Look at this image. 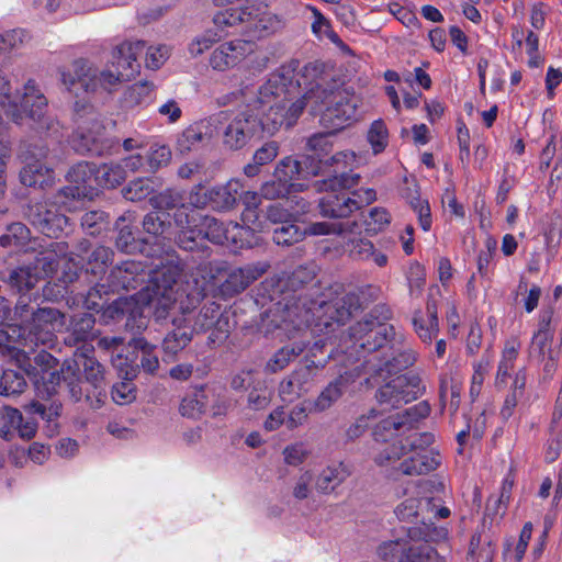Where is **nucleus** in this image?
<instances>
[{
	"instance_id": "5",
	"label": "nucleus",
	"mask_w": 562,
	"mask_h": 562,
	"mask_svg": "<svg viewBox=\"0 0 562 562\" xmlns=\"http://www.w3.org/2000/svg\"><path fill=\"white\" fill-rule=\"evenodd\" d=\"M407 539L385 541L378 548V555L387 562H446L428 542H440L448 537L447 528L422 520L405 529Z\"/></svg>"
},
{
	"instance_id": "49",
	"label": "nucleus",
	"mask_w": 562,
	"mask_h": 562,
	"mask_svg": "<svg viewBox=\"0 0 562 562\" xmlns=\"http://www.w3.org/2000/svg\"><path fill=\"white\" fill-rule=\"evenodd\" d=\"M305 184H288L285 180L272 176V179L262 183L260 195L267 200H277L288 196L292 192H301Z\"/></svg>"
},
{
	"instance_id": "50",
	"label": "nucleus",
	"mask_w": 562,
	"mask_h": 562,
	"mask_svg": "<svg viewBox=\"0 0 562 562\" xmlns=\"http://www.w3.org/2000/svg\"><path fill=\"white\" fill-rule=\"evenodd\" d=\"M430 412L431 407L428 401H420L402 412L395 413V415L398 417L402 428L408 431L415 428L420 420L427 418Z\"/></svg>"
},
{
	"instance_id": "64",
	"label": "nucleus",
	"mask_w": 562,
	"mask_h": 562,
	"mask_svg": "<svg viewBox=\"0 0 562 562\" xmlns=\"http://www.w3.org/2000/svg\"><path fill=\"white\" fill-rule=\"evenodd\" d=\"M144 231L154 238L162 237L170 227V222L166 220V215L158 212L147 213L142 222Z\"/></svg>"
},
{
	"instance_id": "34",
	"label": "nucleus",
	"mask_w": 562,
	"mask_h": 562,
	"mask_svg": "<svg viewBox=\"0 0 562 562\" xmlns=\"http://www.w3.org/2000/svg\"><path fill=\"white\" fill-rule=\"evenodd\" d=\"M494 554L495 543L492 538L485 532L484 526L477 528L471 536L467 561L493 562Z\"/></svg>"
},
{
	"instance_id": "57",
	"label": "nucleus",
	"mask_w": 562,
	"mask_h": 562,
	"mask_svg": "<svg viewBox=\"0 0 562 562\" xmlns=\"http://www.w3.org/2000/svg\"><path fill=\"white\" fill-rule=\"evenodd\" d=\"M26 381L18 371L4 370L0 375V395L1 396H16L24 392Z\"/></svg>"
},
{
	"instance_id": "23",
	"label": "nucleus",
	"mask_w": 562,
	"mask_h": 562,
	"mask_svg": "<svg viewBox=\"0 0 562 562\" xmlns=\"http://www.w3.org/2000/svg\"><path fill=\"white\" fill-rule=\"evenodd\" d=\"M37 430L33 417H23L18 408L8 405L0 406V437L11 441L15 435L22 439H32Z\"/></svg>"
},
{
	"instance_id": "7",
	"label": "nucleus",
	"mask_w": 562,
	"mask_h": 562,
	"mask_svg": "<svg viewBox=\"0 0 562 562\" xmlns=\"http://www.w3.org/2000/svg\"><path fill=\"white\" fill-rule=\"evenodd\" d=\"M418 360V352L407 342V337L403 342L389 341L380 353L366 359L359 367L361 373L367 374L366 384L371 380H385L392 375L402 374L401 372L412 368Z\"/></svg>"
},
{
	"instance_id": "29",
	"label": "nucleus",
	"mask_w": 562,
	"mask_h": 562,
	"mask_svg": "<svg viewBox=\"0 0 562 562\" xmlns=\"http://www.w3.org/2000/svg\"><path fill=\"white\" fill-rule=\"evenodd\" d=\"M35 364L41 367L40 379L35 380L38 393L45 392L47 396H52L57 392V387L63 385V373L54 369L57 366V359L49 352L41 350L34 357Z\"/></svg>"
},
{
	"instance_id": "54",
	"label": "nucleus",
	"mask_w": 562,
	"mask_h": 562,
	"mask_svg": "<svg viewBox=\"0 0 562 562\" xmlns=\"http://www.w3.org/2000/svg\"><path fill=\"white\" fill-rule=\"evenodd\" d=\"M305 236V228H301L296 224V218H294L282 226L276 227L273 229L272 239L279 246H292L303 240Z\"/></svg>"
},
{
	"instance_id": "2",
	"label": "nucleus",
	"mask_w": 562,
	"mask_h": 562,
	"mask_svg": "<svg viewBox=\"0 0 562 562\" xmlns=\"http://www.w3.org/2000/svg\"><path fill=\"white\" fill-rule=\"evenodd\" d=\"M180 274V267L168 260L165 262L159 254L146 261L128 259L112 268L105 283L97 282L88 291L85 303L88 308L98 312L104 308L109 299L101 303L97 299L102 300L103 295L142 286L136 293V302L153 307L161 317L177 301L175 286Z\"/></svg>"
},
{
	"instance_id": "46",
	"label": "nucleus",
	"mask_w": 562,
	"mask_h": 562,
	"mask_svg": "<svg viewBox=\"0 0 562 562\" xmlns=\"http://www.w3.org/2000/svg\"><path fill=\"white\" fill-rule=\"evenodd\" d=\"M249 5H243L238 8H228L218 11L213 16V22L216 27L221 31H225L227 27L235 26L238 24H247V21H251V12H248Z\"/></svg>"
},
{
	"instance_id": "12",
	"label": "nucleus",
	"mask_w": 562,
	"mask_h": 562,
	"mask_svg": "<svg viewBox=\"0 0 562 562\" xmlns=\"http://www.w3.org/2000/svg\"><path fill=\"white\" fill-rule=\"evenodd\" d=\"M426 393V385L416 371L398 374L375 392V400L383 411L397 409L422 397Z\"/></svg>"
},
{
	"instance_id": "39",
	"label": "nucleus",
	"mask_w": 562,
	"mask_h": 562,
	"mask_svg": "<svg viewBox=\"0 0 562 562\" xmlns=\"http://www.w3.org/2000/svg\"><path fill=\"white\" fill-rule=\"evenodd\" d=\"M186 209L182 206L178 209L175 214V220L179 226H181V231L176 236L177 245L187 251H194L200 249L203 246V239L201 236H198V231L193 226L192 223H186Z\"/></svg>"
},
{
	"instance_id": "27",
	"label": "nucleus",
	"mask_w": 562,
	"mask_h": 562,
	"mask_svg": "<svg viewBox=\"0 0 562 562\" xmlns=\"http://www.w3.org/2000/svg\"><path fill=\"white\" fill-rule=\"evenodd\" d=\"M144 47L145 42L140 40L134 42L125 41L114 47L112 52V67H114L126 81L138 74L140 65L137 61V57L143 53Z\"/></svg>"
},
{
	"instance_id": "28",
	"label": "nucleus",
	"mask_w": 562,
	"mask_h": 562,
	"mask_svg": "<svg viewBox=\"0 0 562 562\" xmlns=\"http://www.w3.org/2000/svg\"><path fill=\"white\" fill-rule=\"evenodd\" d=\"M104 314L112 319L125 317V328L133 335L140 334L147 327V318L143 312L123 297H119L109 304Z\"/></svg>"
},
{
	"instance_id": "51",
	"label": "nucleus",
	"mask_w": 562,
	"mask_h": 562,
	"mask_svg": "<svg viewBox=\"0 0 562 562\" xmlns=\"http://www.w3.org/2000/svg\"><path fill=\"white\" fill-rule=\"evenodd\" d=\"M31 240V231L21 222L7 226V232L0 236L2 247L24 248Z\"/></svg>"
},
{
	"instance_id": "30",
	"label": "nucleus",
	"mask_w": 562,
	"mask_h": 562,
	"mask_svg": "<svg viewBox=\"0 0 562 562\" xmlns=\"http://www.w3.org/2000/svg\"><path fill=\"white\" fill-rule=\"evenodd\" d=\"M216 130L215 120H200L186 127L177 138V149L181 154L196 149L204 140H210Z\"/></svg>"
},
{
	"instance_id": "53",
	"label": "nucleus",
	"mask_w": 562,
	"mask_h": 562,
	"mask_svg": "<svg viewBox=\"0 0 562 562\" xmlns=\"http://www.w3.org/2000/svg\"><path fill=\"white\" fill-rule=\"evenodd\" d=\"M154 85L142 80L130 86L124 92V101L130 106L147 105L153 100Z\"/></svg>"
},
{
	"instance_id": "37",
	"label": "nucleus",
	"mask_w": 562,
	"mask_h": 562,
	"mask_svg": "<svg viewBox=\"0 0 562 562\" xmlns=\"http://www.w3.org/2000/svg\"><path fill=\"white\" fill-rule=\"evenodd\" d=\"M297 61H291L290 66L281 67V71L272 75L260 88L258 91V100L260 103L266 104L270 102L271 98H278L282 92H284V88L286 87L288 79H291V75L297 68Z\"/></svg>"
},
{
	"instance_id": "61",
	"label": "nucleus",
	"mask_w": 562,
	"mask_h": 562,
	"mask_svg": "<svg viewBox=\"0 0 562 562\" xmlns=\"http://www.w3.org/2000/svg\"><path fill=\"white\" fill-rule=\"evenodd\" d=\"M98 176V166L93 162L81 161L71 167L68 171V178L71 182H75L79 186L86 187L90 186V181L94 178L97 182Z\"/></svg>"
},
{
	"instance_id": "43",
	"label": "nucleus",
	"mask_w": 562,
	"mask_h": 562,
	"mask_svg": "<svg viewBox=\"0 0 562 562\" xmlns=\"http://www.w3.org/2000/svg\"><path fill=\"white\" fill-rule=\"evenodd\" d=\"M40 277L33 273L30 268L18 267L10 271L5 282L13 293L21 294V292H30L37 290Z\"/></svg>"
},
{
	"instance_id": "44",
	"label": "nucleus",
	"mask_w": 562,
	"mask_h": 562,
	"mask_svg": "<svg viewBox=\"0 0 562 562\" xmlns=\"http://www.w3.org/2000/svg\"><path fill=\"white\" fill-rule=\"evenodd\" d=\"M257 232L256 228L235 223L227 227L225 243H229L234 249L252 248L258 244Z\"/></svg>"
},
{
	"instance_id": "55",
	"label": "nucleus",
	"mask_w": 562,
	"mask_h": 562,
	"mask_svg": "<svg viewBox=\"0 0 562 562\" xmlns=\"http://www.w3.org/2000/svg\"><path fill=\"white\" fill-rule=\"evenodd\" d=\"M367 140L374 155L385 150L389 145V130L382 119L374 120L367 132Z\"/></svg>"
},
{
	"instance_id": "20",
	"label": "nucleus",
	"mask_w": 562,
	"mask_h": 562,
	"mask_svg": "<svg viewBox=\"0 0 562 562\" xmlns=\"http://www.w3.org/2000/svg\"><path fill=\"white\" fill-rule=\"evenodd\" d=\"M305 100L296 99L288 104L285 99L271 104L262 117L259 116V123L262 126V134L273 135L281 127L290 128L296 124L299 117L306 108Z\"/></svg>"
},
{
	"instance_id": "14",
	"label": "nucleus",
	"mask_w": 562,
	"mask_h": 562,
	"mask_svg": "<svg viewBox=\"0 0 562 562\" xmlns=\"http://www.w3.org/2000/svg\"><path fill=\"white\" fill-rule=\"evenodd\" d=\"M130 346L133 351L123 357L117 355L112 359L113 367L119 370L120 375L125 380H134L142 369L153 374L159 368V360L156 353V346L149 344L144 337H134Z\"/></svg>"
},
{
	"instance_id": "60",
	"label": "nucleus",
	"mask_w": 562,
	"mask_h": 562,
	"mask_svg": "<svg viewBox=\"0 0 562 562\" xmlns=\"http://www.w3.org/2000/svg\"><path fill=\"white\" fill-rule=\"evenodd\" d=\"M145 157L147 171L155 173L170 162L171 150L167 145H155L148 149Z\"/></svg>"
},
{
	"instance_id": "4",
	"label": "nucleus",
	"mask_w": 562,
	"mask_h": 562,
	"mask_svg": "<svg viewBox=\"0 0 562 562\" xmlns=\"http://www.w3.org/2000/svg\"><path fill=\"white\" fill-rule=\"evenodd\" d=\"M435 442L431 432H416L380 450L373 458L375 464L385 469L387 479L397 481L402 476L426 475L439 468L441 456L430 448Z\"/></svg>"
},
{
	"instance_id": "10",
	"label": "nucleus",
	"mask_w": 562,
	"mask_h": 562,
	"mask_svg": "<svg viewBox=\"0 0 562 562\" xmlns=\"http://www.w3.org/2000/svg\"><path fill=\"white\" fill-rule=\"evenodd\" d=\"M306 91L300 98L306 105L312 103V111L316 112L326 105L334 92L339 88L335 66L330 61L313 60L303 66L300 71Z\"/></svg>"
},
{
	"instance_id": "15",
	"label": "nucleus",
	"mask_w": 562,
	"mask_h": 562,
	"mask_svg": "<svg viewBox=\"0 0 562 562\" xmlns=\"http://www.w3.org/2000/svg\"><path fill=\"white\" fill-rule=\"evenodd\" d=\"M239 183L228 181L206 188L202 183L194 184L189 192V203L195 209L210 207L217 212L232 210L237 202Z\"/></svg>"
},
{
	"instance_id": "6",
	"label": "nucleus",
	"mask_w": 562,
	"mask_h": 562,
	"mask_svg": "<svg viewBox=\"0 0 562 562\" xmlns=\"http://www.w3.org/2000/svg\"><path fill=\"white\" fill-rule=\"evenodd\" d=\"M83 369L86 383V400L93 408L101 407L108 397L109 382L104 367L95 359L92 347L83 345L78 348L72 358L66 359L61 364L63 385L70 397L78 402L83 395L80 379V369Z\"/></svg>"
},
{
	"instance_id": "19",
	"label": "nucleus",
	"mask_w": 562,
	"mask_h": 562,
	"mask_svg": "<svg viewBox=\"0 0 562 562\" xmlns=\"http://www.w3.org/2000/svg\"><path fill=\"white\" fill-rule=\"evenodd\" d=\"M315 278H316V272L313 267L299 266L297 268H295L286 277V280H285V286L288 289H290L293 292V294L283 297V300L279 301L274 305L273 308H277L279 304L286 303L288 301L296 299L297 296H301V295H308L314 300H318L321 297L325 299V296L323 294L336 285H339L341 288V290L339 293L335 294L334 296L342 297V296L349 295V294L359 296L355 292H346L344 284L337 283V282L324 288L323 291H321L319 286H316V285L312 286L311 289H305V286L307 284H310L311 282H313L315 280ZM358 299L360 300V297H358Z\"/></svg>"
},
{
	"instance_id": "63",
	"label": "nucleus",
	"mask_w": 562,
	"mask_h": 562,
	"mask_svg": "<svg viewBox=\"0 0 562 562\" xmlns=\"http://www.w3.org/2000/svg\"><path fill=\"white\" fill-rule=\"evenodd\" d=\"M181 200L182 196L177 190L167 188L160 192H154L149 203L156 210L167 211L177 207Z\"/></svg>"
},
{
	"instance_id": "41",
	"label": "nucleus",
	"mask_w": 562,
	"mask_h": 562,
	"mask_svg": "<svg viewBox=\"0 0 562 562\" xmlns=\"http://www.w3.org/2000/svg\"><path fill=\"white\" fill-rule=\"evenodd\" d=\"M350 475L347 467L339 462L328 465L317 476L315 485L318 492L328 494L339 486Z\"/></svg>"
},
{
	"instance_id": "11",
	"label": "nucleus",
	"mask_w": 562,
	"mask_h": 562,
	"mask_svg": "<svg viewBox=\"0 0 562 562\" xmlns=\"http://www.w3.org/2000/svg\"><path fill=\"white\" fill-rule=\"evenodd\" d=\"M60 81L68 91L75 92L76 86L86 92H94L103 89L108 92L113 91L120 83L126 81L119 71L111 69L98 70L93 68L88 60L79 58L72 61L71 71L65 68L59 69Z\"/></svg>"
},
{
	"instance_id": "48",
	"label": "nucleus",
	"mask_w": 562,
	"mask_h": 562,
	"mask_svg": "<svg viewBox=\"0 0 562 562\" xmlns=\"http://www.w3.org/2000/svg\"><path fill=\"white\" fill-rule=\"evenodd\" d=\"M43 303L44 295L40 293V289L30 292H21V294H18L14 305V315L24 324Z\"/></svg>"
},
{
	"instance_id": "24",
	"label": "nucleus",
	"mask_w": 562,
	"mask_h": 562,
	"mask_svg": "<svg viewBox=\"0 0 562 562\" xmlns=\"http://www.w3.org/2000/svg\"><path fill=\"white\" fill-rule=\"evenodd\" d=\"M360 376L361 370L358 366L340 373L322 390L312 403L310 412L322 413L329 409Z\"/></svg>"
},
{
	"instance_id": "9",
	"label": "nucleus",
	"mask_w": 562,
	"mask_h": 562,
	"mask_svg": "<svg viewBox=\"0 0 562 562\" xmlns=\"http://www.w3.org/2000/svg\"><path fill=\"white\" fill-rule=\"evenodd\" d=\"M60 317L61 314L57 308L41 305L22 326H9L15 335L16 348H21L24 353H32L38 346H52L56 338L55 324Z\"/></svg>"
},
{
	"instance_id": "42",
	"label": "nucleus",
	"mask_w": 562,
	"mask_h": 562,
	"mask_svg": "<svg viewBox=\"0 0 562 562\" xmlns=\"http://www.w3.org/2000/svg\"><path fill=\"white\" fill-rule=\"evenodd\" d=\"M113 257L114 251L110 247L98 246L89 254L86 263L81 267L85 268L86 273L99 278L113 262Z\"/></svg>"
},
{
	"instance_id": "40",
	"label": "nucleus",
	"mask_w": 562,
	"mask_h": 562,
	"mask_svg": "<svg viewBox=\"0 0 562 562\" xmlns=\"http://www.w3.org/2000/svg\"><path fill=\"white\" fill-rule=\"evenodd\" d=\"M192 340V330L187 327H177L169 331L162 340V360L175 361L177 355Z\"/></svg>"
},
{
	"instance_id": "13",
	"label": "nucleus",
	"mask_w": 562,
	"mask_h": 562,
	"mask_svg": "<svg viewBox=\"0 0 562 562\" xmlns=\"http://www.w3.org/2000/svg\"><path fill=\"white\" fill-rule=\"evenodd\" d=\"M327 103L331 104L322 112L319 122L329 134L339 132L359 120L358 109L361 99L353 91L337 89Z\"/></svg>"
},
{
	"instance_id": "17",
	"label": "nucleus",
	"mask_w": 562,
	"mask_h": 562,
	"mask_svg": "<svg viewBox=\"0 0 562 562\" xmlns=\"http://www.w3.org/2000/svg\"><path fill=\"white\" fill-rule=\"evenodd\" d=\"M24 217L43 235L58 239L68 226L69 218L58 212L55 204L31 201L23 211Z\"/></svg>"
},
{
	"instance_id": "1",
	"label": "nucleus",
	"mask_w": 562,
	"mask_h": 562,
	"mask_svg": "<svg viewBox=\"0 0 562 562\" xmlns=\"http://www.w3.org/2000/svg\"><path fill=\"white\" fill-rule=\"evenodd\" d=\"M340 290L336 285L323 294L325 299L314 300L308 295H301L270 310V325L282 330L293 341L272 355L265 367L267 372L277 373L283 370L305 351L308 345L307 327L314 322L318 321V324L323 323L326 327L334 323L344 325L361 308L357 295L334 296Z\"/></svg>"
},
{
	"instance_id": "62",
	"label": "nucleus",
	"mask_w": 562,
	"mask_h": 562,
	"mask_svg": "<svg viewBox=\"0 0 562 562\" xmlns=\"http://www.w3.org/2000/svg\"><path fill=\"white\" fill-rule=\"evenodd\" d=\"M273 173L276 177L285 180L288 184H302L296 182L301 173V164L291 156L281 159L276 166Z\"/></svg>"
},
{
	"instance_id": "8",
	"label": "nucleus",
	"mask_w": 562,
	"mask_h": 562,
	"mask_svg": "<svg viewBox=\"0 0 562 562\" xmlns=\"http://www.w3.org/2000/svg\"><path fill=\"white\" fill-rule=\"evenodd\" d=\"M349 341L346 353L350 357L357 355V360L367 355L381 352L389 341L403 342L405 334L396 333L391 324H380L376 321H358L349 327Z\"/></svg>"
},
{
	"instance_id": "26",
	"label": "nucleus",
	"mask_w": 562,
	"mask_h": 562,
	"mask_svg": "<svg viewBox=\"0 0 562 562\" xmlns=\"http://www.w3.org/2000/svg\"><path fill=\"white\" fill-rule=\"evenodd\" d=\"M411 324L414 333L420 341L430 346L439 334L438 302L435 297L428 296L426 308L415 310L412 315Z\"/></svg>"
},
{
	"instance_id": "35",
	"label": "nucleus",
	"mask_w": 562,
	"mask_h": 562,
	"mask_svg": "<svg viewBox=\"0 0 562 562\" xmlns=\"http://www.w3.org/2000/svg\"><path fill=\"white\" fill-rule=\"evenodd\" d=\"M68 248V244L65 241H49L35 257L36 267L41 268L45 274L55 273L59 267L60 260L66 259Z\"/></svg>"
},
{
	"instance_id": "52",
	"label": "nucleus",
	"mask_w": 562,
	"mask_h": 562,
	"mask_svg": "<svg viewBox=\"0 0 562 562\" xmlns=\"http://www.w3.org/2000/svg\"><path fill=\"white\" fill-rule=\"evenodd\" d=\"M155 184L156 179L153 177L136 178L124 188V198L133 202L150 199L155 192Z\"/></svg>"
},
{
	"instance_id": "18",
	"label": "nucleus",
	"mask_w": 562,
	"mask_h": 562,
	"mask_svg": "<svg viewBox=\"0 0 562 562\" xmlns=\"http://www.w3.org/2000/svg\"><path fill=\"white\" fill-rule=\"evenodd\" d=\"M262 136L259 115L254 110L237 113L223 131V145L231 150L245 147L254 137Z\"/></svg>"
},
{
	"instance_id": "59",
	"label": "nucleus",
	"mask_w": 562,
	"mask_h": 562,
	"mask_svg": "<svg viewBox=\"0 0 562 562\" xmlns=\"http://www.w3.org/2000/svg\"><path fill=\"white\" fill-rule=\"evenodd\" d=\"M314 15V21L311 24L313 34L318 40L327 38L334 44L342 43L338 34L331 29L330 22L322 14V12L314 5H307Z\"/></svg>"
},
{
	"instance_id": "56",
	"label": "nucleus",
	"mask_w": 562,
	"mask_h": 562,
	"mask_svg": "<svg viewBox=\"0 0 562 562\" xmlns=\"http://www.w3.org/2000/svg\"><path fill=\"white\" fill-rule=\"evenodd\" d=\"M74 148L79 154L99 156L103 151L101 134H91L90 132H77L72 138Z\"/></svg>"
},
{
	"instance_id": "45",
	"label": "nucleus",
	"mask_w": 562,
	"mask_h": 562,
	"mask_svg": "<svg viewBox=\"0 0 562 562\" xmlns=\"http://www.w3.org/2000/svg\"><path fill=\"white\" fill-rule=\"evenodd\" d=\"M126 178L127 175L121 161L98 166L97 186L101 188H116L122 184Z\"/></svg>"
},
{
	"instance_id": "31",
	"label": "nucleus",
	"mask_w": 562,
	"mask_h": 562,
	"mask_svg": "<svg viewBox=\"0 0 562 562\" xmlns=\"http://www.w3.org/2000/svg\"><path fill=\"white\" fill-rule=\"evenodd\" d=\"M312 371L304 366L292 371L279 384V395L283 402H293L305 395L312 386Z\"/></svg>"
},
{
	"instance_id": "16",
	"label": "nucleus",
	"mask_w": 562,
	"mask_h": 562,
	"mask_svg": "<svg viewBox=\"0 0 562 562\" xmlns=\"http://www.w3.org/2000/svg\"><path fill=\"white\" fill-rule=\"evenodd\" d=\"M196 333H206L207 345L212 348L223 345L231 333L229 316L222 312L221 305L216 302L205 303L194 317L192 329Z\"/></svg>"
},
{
	"instance_id": "21",
	"label": "nucleus",
	"mask_w": 562,
	"mask_h": 562,
	"mask_svg": "<svg viewBox=\"0 0 562 562\" xmlns=\"http://www.w3.org/2000/svg\"><path fill=\"white\" fill-rule=\"evenodd\" d=\"M270 268L269 262L258 261L244 267L225 271L224 280L218 284V291L224 297H233L245 291Z\"/></svg>"
},
{
	"instance_id": "22",
	"label": "nucleus",
	"mask_w": 562,
	"mask_h": 562,
	"mask_svg": "<svg viewBox=\"0 0 562 562\" xmlns=\"http://www.w3.org/2000/svg\"><path fill=\"white\" fill-rule=\"evenodd\" d=\"M117 235L115 237L116 248L124 254H140L146 258H154L161 251L158 244L149 245L145 238L136 237L137 227L125 216H120L115 222Z\"/></svg>"
},
{
	"instance_id": "3",
	"label": "nucleus",
	"mask_w": 562,
	"mask_h": 562,
	"mask_svg": "<svg viewBox=\"0 0 562 562\" xmlns=\"http://www.w3.org/2000/svg\"><path fill=\"white\" fill-rule=\"evenodd\" d=\"M347 157L348 154L339 151L324 161V167L335 166V169L323 180L324 193L318 200V211L323 217L347 218L376 200V192L372 188L353 189L360 176L345 170Z\"/></svg>"
},
{
	"instance_id": "25",
	"label": "nucleus",
	"mask_w": 562,
	"mask_h": 562,
	"mask_svg": "<svg viewBox=\"0 0 562 562\" xmlns=\"http://www.w3.org/2000/svg\"><path fill=\"white\" fill-rule=\"evenodd\" d=\"M251 52V42L233 40L218 45L210 55L209 65L213 70L226 71L240 64Z\"/></svg>"
},
{
	"instance_id": "32",
	"label": "nucleus",
	"mask_w": 562,
	"mask_h": 562,
	"mask_svg": "<svg viewBox=\"0 0 562 562\" xmlns=\"http://www.w3.org/2000/svg\"><path fill=\"white\" fill-rule=\"evenodd\" d=\"M186 215V223H192L198 231V236H201L203 241L209 240L213 244L223 245L227 239V227L224 224L210 215H202L191 211Z\"/></svg>"
},
{
	"instance_id": "47",
	"label": "nucleus",
	"mask_w": 562,
	"mask_h": 562,
	"mask_svg": "<svg viewBox=\"0 0 562 562\" xmlns=\"http://www.w3.org/2000/svg\"><path fill=\"white\" fill-rule=\"evenodd\" d=\"M401 432H405V430L402 428L398 417L395 414H392L382 418L374 425L372 429V437L376 442L393 443L395 442L394 439Z\"/></svg>"
},
{
	"instance_id": "33",
	"label": "nucleus",
	"mask_w": 562,
	"mask_h": 562,
	"mask_svg": "<svg viewBox=\"0 0 562 562\" xmlns=\"http://www.w3.org/2000/svg\"><path fill=\"white\" fill-rule=\"evenodd\" d=\"M55 171L40 159L31 160L20 171V181L25 187L45 188L54 182Z\"/></svg>"
},
{
	"instance_id": "58",
	"label": "nucleus",
	"mask_w": 562,
	"mask_h": 562,
	"mask_svg": "<svg viewBox=\"0 0 562 562\" xmlns=\"http://www.w3.org/2000/svg\"><path fill=\"white\" fill-rule=\"evenodd\" d=\"M391 224V214L381 206L372 207L363 220L364 231L368 235H376L385 231Z\"/></svg>"
},
{
	"instance_id": "38",
	"label": "nucleus",
	"mask_w": 562,
	"mask_h": 562,
	"mask_svg": "<svg viewBox=\"0 0 562 562\" xmlns=\"http://www.w3.org/2000/svg\"><path fill=\"white\" fill-rule=\"evenodd\" d=\"M267 8V2H258L257 8L254 4L249 5L248 12H251V21H247V32H252L261 37L269 32H273L280 25L277 16L266 11Z\"/></svg>"
},
{
	"instance_id": "36",
	"label": "nucleus",
	"mask_w": 562,
	"mask_h": 562,
	"mask_svg": "<svg viewBox=\"0 0 562 562\" xmlns=\"http://www.w3.org/2000/svg\"><path fill=\"white\" fill-rule=\"evenodd\" d=\"M94 324L95 318L90 313L74 315L68 327V334L65 337V342L72 346L93 339L95 336Z\"/></svg>"
}]
</instances>
